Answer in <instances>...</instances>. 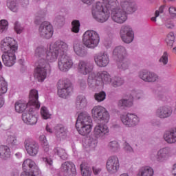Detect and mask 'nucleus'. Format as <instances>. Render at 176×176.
Returning <instances> with one entry per match:
<instances>
[{"label":"nucleus","instance_id":"nucleus-1","mask_svg":"<svg viewBox=\"0 0 176 176\" xmlns=\"http://www.w3.org/2000/svg\"><path fill=\"white\" fill-rule=\"evenodd\" d=\"M118 0H102L97 2L92 7V16L99 23H105L111 16L115 23L122 24L127 20V14H133L138 10L136 3H129L126 0L120 1V8H118Z\"/></svg>","mask_w":176,"mask_h":176},{"label":"nucleus","instance_id":"nucleus-2","mask_svg":"<svg viewBox=\"0 0 176 176\" xmlns=\"http://www.w3.org/2000/svg\"><path fill=\"white\" fill-rule=\"evenodd\" d=\"M65 52L68 49V45L65 41H56L47 47L40 45L34 51V56L38 59L36 67L34 69V77L38 82H43L51 73L50 63L56 62L58 56V50Z\"/></svg>","mask_w":176,"mask_h":176},{"label":"nucleus","instance_id":"nucleus-3","mask_svg":"<svg viewBox=\"0 0 176 176\" xmlns=\"http://www.w3.org/2000/svg\"><path fill=\"white\" fill-rule=\"evenodd\" d=\"M91 117L86 113H80L76 122V129L79 135L87 136L91 133Z\"/></svg>","mask_w":176,"mask_h":176},{"label":"nucleus","instance_id":"nucleus-4","mask_svg":"<svg viewBox=\"0 0 176 176\" xmlns=\"http://www.w3.org/2000/svg\"><path fill=\"white\" fill-rule=\"evenodd\" d=\"M34 107L36 109H39L41 104L38 102V93L37 90L32 89L29 94V103L24 100H18L15 102V111L18 113H23L28 107Z\"/></svg>","mask_w":176,"mask_h":176},{"label":"nucleus","instance_id":"nucleus-5","mask_svg":"<svg viewBox=\"0 0 176 176\" xmlns=\"http://www.w3.org/2000/svg\"><path fill=\"white\" fill-rule=\"evenodd\" d=\"M113 54L116 57L119 69L124 70L129 67L130 61L126 58V51L124 47H116Z\"/></svg>","mask_w":176,"mask_h":176},{"label":"nucleus","instance_id":"nucleus-6","mask_svg":"<svg viewBox=\"0 0 176 176\" xmlns=\"http://www.w3.org/2000/svg\"><path fill=\"white\" fill-rule=\"evenodd\" d=\"M82 41L85 46L94 49L100 43V34L94 30H87L83 34Z\"/></svg>","mask_w":176,"mask_h":176},{"label":"nucleus","instance_id":"nucleus-7","mask_svg":"<svg viewBox=\"0 0 176 176\" xmlns=\"http://www.w3.org/2000/svg\"><path fill=\"white\" fill-rule=\"evenodd\" d=\"M58 50V56L60 55V58L58 60V69L63 72H67L74 66V62L72 59L65 54L68 48L65 51H61L60 48Z\"/></svg>","mask_w":176,"mask_h":176},{"label":"nucleus","instance_id":"nucleus-8","mask_svg":"<svg viewBox=\"0 0 176 176\" xmlns=\"http://www.w3.org/2000/svg\"><path fill=\"white\" fill-rule=\"evenodd\" d=\"M91 116L94 119H98L103 123H108L109 114L107 109L102 106H95L91 109Z\"/></svg>","mask_w":176,"mask_h":176},{"label":"nucleus","instance_id":"nucleus-9","mask_svg":"<svg viewBox=\"0 0 176 176\" xmlns=\"http://www.w3.org/2000/svg\"><path fill=\"white\" fill-rule=\"evenodd\" d=\"M1 50L4 53H12L17 52L18 45L12 37H6L1 41Z\"/></svg>","mask_w":176,"mask_h":176},{"label":"nucleus","instance_id":"nucleus-10","mask_svg":"<svg viewBox=\"0 0 176 176\" xmlns=\"http://www.w3.org/2000/svg\"><path fill=\"white\" fill-rule=\"evenodd\" d=\"M72 91L71 82L68 80H60L58 82V95L59 97L66 98Z\"/></svg>","mask_w":176,"mask_h":176},{"label":"nucleus","instance_id":"nucleus-11","mask_svg":"<svg viewBox=\"0 0 176 176\" xmlns=\"http://www.w3.org/2000/svg\"><path fill=\"white\" fill-rule=\"evenodd\" d=\"M39 36L45 39H50L54 34L53 26L48 21H43L38 28Z\"/></svg>","mask_w":176,"mask_h":176},{"label":"nucleus","instance_id":"nucleus-12","mask_svg":"<svg viewBox=\"0 0 176 176\" xmlns=\"http://www.w3.org/2000/svg\"><path fill=\"white\" fill-rule=\"evenodd\" d=\"M60 171L64 176L77 175V170L75 164L69 161H66L61 164Z\"/></svg>","mask_w":176,"mask_h":176},{"label":"nucleus","instance_id":"nucleus-13","mask_svg":"<svg viewBox=\"0 0 176 176\" xmlns=\"http://www.w3.org/2000/svg\"><path fill=\"white\" fill-rule=\"evenodd\" d=\"M22 168L24 171H28V168L30 169L29 173L31 176H38L41 173L39 167L36 165L35 162L31 159H26L23 161Z\"/></svg>","mask_w":176,"mask_h":176},{"label":"nucleus","instance_id":"nucleus-14","mask_svg":"<svg viewBox=\"0 0 176 176\" xmlns=\"http://www.w3.org/2000/svg\"><path fill=\"white\" fill-rule=\"evenodd\" d=\"M106 168L109 173L115 174L120 168V162L117 156L113 155L108 158Z\"/></svg>","mask_w":176,"mask_h":176},{"label":"nucleus","instance_id":"nucleus-15","mask_svg":"<svg viewBox=\"0 0 176 176\" xmlns=\"http://www.w3.org/2000/svg\"><path fill=\"white\" fill-rule=\"evenodd\" d=\"M109 133V127L104 124H98L94 129V137L96 139L102 140Z\"/></svg>","mask_w":176,"mask_h":176},{"label":"nucleus","instance_id":"nucleus-16","mask_svg":"<svg viewBox=\"0 0 176 176\" xmlns=\"http://www.w3.org/2000/svg\"><path fill=\"white\" fill-rule=\"evenodd\" d=\"M39 148L40 146L36 142L30 140H25V149L30 156L36 157L39 152Z\"/></svg>","mask_w":176,"mask_h":176},{"label":"nucleus","instance_id":"nucleus-17","mask_svg":"<svg viewBox=\"0 0 176 176\" xmlns=\"http://www.w3.org/2000/svg\"><path fill=\"white\" fill-rule=\"evenodd\" d=\"M120 36L125 43H131L134 37V33L130 26L123 25L120 30Z\"/></svg>","mask_w":176,"mask_h":176},{"label":"nucleus","instance_id":"nucleus-18","mask_svg":"<svg viewBox=\"0 0 176 176\" xmlns=\"http://www.w3.org/2000/svg\"><path fill=\"white\" fill-rule=\"evenodd\" d=\"M121 120L126 127H133V126H136L140 122L138 117L133 113L122 115L121 116Z\"/></svg>","mask_w":176,"mask_h":176},{"label":"nucleus","instance_id":"nucleus-19","mask_svg":"<svg viewBox=\"0 0 176 176\" xmlns=\"http://www.w3.org/2000/svg\"><path fill=\"white\" fill-rule=\"evenodd\" d=\"M95 63L100 67H105L109 63L107 52H100L94 57Z\"/></svg>","mask_w":176,"mask_h":176},{"label":"nucleus","instance_id":"nucleus-20","mask_svg":"<svg viewBox=\"0 0 176 176\" xmlns=\"http://www.w3.org/2000/svg\"><path fill=\"white\" fill-rule=\"evenodd\" d=\"M77 71L82 75L89 74L93 71V65L88 61L80 60L77 67Z\"/></svg>","mask_w":176,"mask_h":176},{"label":"nucleus","instance_id":"nucleus-21","mask_svg":"<svg viewBox=\"0 0 176 176\" xmlns=\"http://www.w3.org/2000/svg\"><path fill=\"white\" fill-rule=\"evenodd\" d=\"M171 156V150L169 148H163L157 153V161L159 162H164L168 160Z\"/></svg>","mask_w":176,"mask_h":176},{"label":"nucleus","instance_id":"nucleus-22","mask_svg":"<svg viewBox=\"0 0 176 176\" xmlns=\"http://www.w3.org/2000/svg\"><path fill=\"white\" fill-rule=\"evenodd\" d=\"M16 52H8L2 56V60L4 65L7 67H12L16 63Z\"/></svg>","mask_w":176,"mask_h":176},{"label":"nucleus","instance_id":"nucleus-23","mask_svg":"<svg viewBox=\"0 0 176 176\" xmlns=\"http://www.w3.org/2000/svg\"><path fill=\"white\" fill-rule=\"evenodd\" d=\"M172 112L173 111L170 107H161L157 110L156 115L161 119H165L171 116Z\"/></svg>","mask_w":176,"mask_h":176},{"label":"nucleus","instance_id":"nucleus-24","mask_svg":"<svg viewBox=\"0 0 176 176\" xmlns=\"http://www.w3.org/2000/svg\"><path fill=\"white\" fill-rule=\"evenodd\" d=\"M140 77L145 82H153L158 80V76L154 73L142 72L140 74Z\"/></svg>","mask_w":176,"mask_h":176},{"label":"nucleus","instance_id":"nucleus-25","mask_svg":"<svg viewBox=\"0 0 176 176\" xmlns=\"http://www.w3.org/2000/svg\"><path fill=\"white\" fill-rule=\"evenodd\" d=\"M164 140L168 144L176 143V128L166 132L164 135Z\"/></svg>","mask_w":176,"mask_h":176},{"label":"nucleus","instance_id":"nucleus-26","mask_svg":"<svg viewBox=\"0 0 176 176\" xmlns=\"http://www.w3.org/2000/svg\"><path fill=\"white\" fill-rule=\"evenodd\" d=\"M22 120L26 123V124H36L38 122L37 117L33 115L32 113L22 114Z\"/></svg>","mask_w":176,"mask_h":176},{"label":"nucleus","instance_id":"nucleus-27","mask_svg":"<svg viewBox=\"0 0 176 176\" xmlns=\"http://www.w3.org/2000/svg\"><path fill=\"white\" fill-rule=\"evenodd\" d=\"M52 155H56L63 160H66L68 159V155L65 149L59 146H56L52 150Z\"/></svg>","mask_w":176,"mask_h":176},{"label":"nucleus","instance_id":"nucleus-28","mask_svg":"<svg viewBox=\"0 0 176 176\" xmlns=\"http://www.w3.org/2000/svg\"><path fill=\"white\" fill-rule=\"evenodd\" d=\"M98 80L101 83H109L111 81L110 75L107 72H101L97 74Z\"/></svg>","mask_w":176,"mask_h":176},{"label":"nucleus","instance_id":"nucleus-29","mask_svg":"<svg viewBox=\"0 0 176 176\" xmlns=\"http://www.w3.org/2000/svg\"><path fill=\"white\" fill-rule=\"evenodd\" d=\"M74 51L76 54L80 57L85 56L87 54L84 45H82V44H79V43L74 44Z\"/></svg>","mask_w":176,"mask_h":176},{"label":"nucleus","instance_id":"nucleus-30","mask_svg":"<svg viewBox=\"0 0 176 176\" xmlns=\"http://www.w3.org/2000/svg\"><path fill=\"white\" fill-rule=\"evenodd\" d=\"M56 138L58 140L61 141L67 138V129L64 126H60L56 127Z\"/></svg>","mask_w":176,"mask_h":176},{"label":"nucleus","instance_id":"nucleus-31","mask_svg":"<svg viewBox=\"0 0 176 176\" xmlns=\"http://www.w3.org/2000/svg\"><path fill=\"white\" fill-rule=\"evenodd\" d=\"M11 151L8 146H0V157L3 160H7L10 157Z\"/></svg>","mask_w":176,"mask_h":176},{"label":"nucleus","instance_id":"nucleus-32","mask_svg":"<svg viewBox=\"0 0 176 176\" xmlns=\"http://www.w3.org/2000/svg\"><path fill=\"white\" fill-rule=\"evenodd\" d=\"M154 170L150 166L142 167L138 172L137 176H153Z\"/></svg>","mask_w":176,"mask_h":176},{"label":"nucleus","instance_id":"nucleus-33","mask_svg":"<svg viewBox=\"0 0 176 176\" xmlns=\"http://www.w3.org/2000/svg\"><path fill=\"white\" fill-rule=\"evenodd\" d=\"M100 85V82H98V78H97V76L94 73H91L89 75L88 77V85L89 87L93 88L96 87V86Z\"/></svg>","mask_w":176,"mask_h":176},{"label":"nucleus","instance_id":"nucleus-34","mask_svg":"<svg viewBox=\"0 0 176 176\" xmlns=\"http://www.w3.org/2000/svg\"><path fill=\"white\" fill-rule=\"evenodd\" d=\"M80 171L82 176H91V169L86 162H82L80 164Z\"/></svg>","mask_w":176,"mask_h":176},{"label":"nucleus","instance_id":"nucleus-35","mask_svg":"<svg viewBox=\"0 0 176 176\" xmlns=\"http://www.w3.org/2000/svg\"><path fill=\"white\" fill-rule=\"evenodd\" d=\"M8 91V83L5 79L0 76V96L6 94Z\"/></svg>","mask_w":176,"mask_h":176},{"label":"nucleus","instance_id":"nucleus-36","mask_svg":"<svg viewBox=\"0 0 176 176\" xmlns=\"http://www.w3.org/2000/svg\"><path fill=\"white\" fill-rule=\"evenodd\" d=\"M6 142L9 146H16L19 144V142L15 135L8 136Z\"/></svg>","mask_w":176,"mask_h":176},{"label":"nucleus","instance_id":"nucleus-37","mask_svg":"<svg viewBox=\"0 0 176 176\" xmlns=\"http://www.w3.org/2000/svg\"><path fill=\"white\" fill-rule=\"evenodd\" d=\"M52 155L51 154L42 157V161L45 164L46 166L52 167L54 166V160L51 157Z\"/></svg>","mask_w":176,"mask_h":176},{"label":"nucleus","instance_id":"nucleus-38","mask_svg":"<svg viewBox=\"0 0 176 176\" xmlns=\"http://www.w3.org/2000/svg\"><path fill=\"white\" fill-rule=\"evenodd\" d=\"M133 104V100L132 98H130V99H122L120 100H119L118 103V105L120 107H131L132 106Z\"/></svg>","mask_w":176,"mask_h":176},{"label":"nucleus","instance_id":"nucleus-39","mask_svg":"<svg viewBox=\"0 0 176 176\" xmlns=\"http://www.w3.org/2000/svg\"><path fill=\"white\" fill-rule=\"evenodd\" d=\"M7 6L11 11L16 12L18 10V6L16 5V0H8Z\"/></svg>","mask_w":176,"mask_h":176},{"label":"nucleus","instance_id":"nucleus-40","mask_svg":"<svg viewBox=\"0 0 176 176\" xmlns=\"http://www.w3.org/2000/svg\"><path fill=\"white\" fill-rule=\"evenodd\" d=\"M72 31L74 33H78L80 31V23L79 20H74L72 22Z\"/></svg>","mask_w":176,"mask_h":176},{"label":"nucleus","instance_id":"nucleus-41","mask_svg":"<svg viewBox=\"0 0 176 176\" xmlns=\"http://www.w3.org/2000/svg\"><path fill=\"white\" fill-rule=\"evenodd\" d=\"M111 82L114 87H117L121 86L124 83V80L121 78L115 77L111 80Z\"/></svg>","mask_w":176,"mask_h":176},{"label":"nucleus","instance_id":"nucleus-42","mask_svg":"<svg viewBox=\"0 0 176 176\" xmlns=\"http://www.w3.org/2000/svg\"><path fill=\"white\" fill-rule=\"evenodd\" d=\"M76 104L77 106L85 107L87 104V99L83 96H78L76 98Z\"/></svg>","mask_w":176,"mask_h":176},{"label":"nucleus","instance_id":"nucleus-43","mask_svg":"<svg viewBox=\"0 0 176 176\" xmlns=\"http://www.w3.org/2000/svg\"><path fill=\"white\" fill-rule=\"evenodd\" d=\"M41 118L45 120L50 119V118L51 117V114L49 113L47 108L45 107H42L41 108Z\"/></svg>","mask_w":176,"mask_h":176},{"label":"nucleus","instance_id":"nucleus-44","mask_svg":"<svg viewBox=\"0 0 176 176\" xmlns=\"http://www.w3.org/2000/svg\"><path fill=\"white\" fill-rule=\"evenodd\" d=\"M165 6H161L159 8V10H157L155 12V16L151 17V21L153 22L157 21V18L159 17L160 14H163Z\"/></svg>","mask_w":176,"mask_h":176},{"label":"nucleus","instance_id":"nucleus-45","mask_svg":"<svg viewBox=\"0 0 176 176\" xmlns=\"http://www.w3.org/2000/svg\"><path fill=\"white\" fill-rule=\"evenodd\" d=\"M106 94L105 92L102 91L98 94H96L94 96L95 100H96L98 102H102L104 100H105Z\"/></svg>","mask_w":176,"mask_h":176},{"label":"nucleus","instance_id":"nucleus-46","mask_svg":"<svg viewBox=\"0 0 176 176\" xmlns=\"http://www.w3.org/2000/svg\"><path fill=\"white\" fill-rule=\"evenodd\" d=\"M8 22L5 20L2 19L0 21V32L2 33L5 32L8 29Z\"/></svg>","mask_w":176,"mask_h":176},{"label":"nucleus","instance_id":"nucleus-47","mask_svg":"<svg viewBox=\"0 0 176 176\" xmlns=\"http://www.w3.org/2000/svg\"><path fill=\"white\" fill-rule=\"evenodd\" d=\"M43 151L47 155H53V151L50 152V146L49 145L48 142H45V144H42Z\"/></svg>","mask_w":176,"mask_h":176},{"label":"nucleus","instance_id":"nucleus-48","mask_svg":"<svg viewBox=\"0 0 176 176\" xmlns=\"http://www.w3.org/2000/svg\"><path fill=\"white\" fill-rule=\"evenodd\" d=\"M175 35L173 32H169L168 36H166V43L173 45L174 43Z\"/></svg>","mask_w":176,"mask_h":176},{"label":"nucleus","instance_id":"nucleus-49","mask_svg":"<svg viewBox=\"0 0 176 176\" xmlns=\"http://www.w3.org/2000/svg\"><path fill=\"white\" fill-rule=\"evenodd\" d=\"M160 63H163L164 65H166L168 63V55L167 52H164L162 58L160 59Z\"/></svg>","mask_w":176,"mask_h":176},{"label":"nucleus","instance_id":"nucleus-50","mask_svg":"<svg viewBox=\"0 0 176 176\" xmlns=\"http://www.w3.org/2000/svg\"><path fill=\"white\" fill-rule=\"evenodd\" d=\"M110 149L113 151H117L119 149L118 143L116 141L111 142L109 144Z\"/></svg>","mask_w":176,"mask_h":176},{"label":"nucleus","instance_id":"nucleus-51","mask_svg":"<svg viewBox=\"0 0 176 176\" xmlns=\"http://www.w3.org/2000/svg\"><path fill=\"white\" fill-rule=\"evenodd\" d=\"M165 26L168 29H173L175 28V25L173 21H172L171 19H168V20H166V21L165 23Z\"/></svg>","mask_w":176,"mask_h":176},{"label":"nucleus","instance_id":"nucleus-52","mask_svg":"<svg viewBox=\"0 0 176 176\" xmlns=\"http://www.w3.org/2000/svg\"><path fill=\"white\" fill-rule=\"evenodd\" d=\"M14 30H15L16 34H21L22 32L23 28L20 26L19 22H15V25L14 26Z\"/></svg>","mask_w":176,"mask_h":176},{"label":"nucleus","instance_id":"nucleus-53","mask_svg":"<svg viewBox=\"0 0 176 176\" xmlns=\"http://www.w3.org/2000/svg\"><path fill=\"white\" fill-rule=\"evenodd\" d=\"M92 170L95 175L100 174V173H101V170H102L101 168L97 166H93Z\"/></svg>","mask_w":176,"mask_h":176},{"label":"nucleus","instance_id":"nucleus-54","mask_svg":"<svg viewBox=\"0 0 176 176\" xmlns=\"http://www.w3.org/2000/svg\"><path fill=\"white\" fill-rule=\"evenodd\" d=\"M39 141L41 142L42 145L45 144V143L48 142L45 135H41L39 136Z\"/></svg>","mask_w":176,"mask_h":176},{"label":"nucleus","instance_id":"nucleus-55","mask_svg":"<svg viewBox=\"0 0 176 176\" xmlns=\"http://www.w3.org/2000/svg\"><path fill=\"white\" fill-rule=\"evenodd\" d=\"M169 14L172 16H176V7L175 6L169 7Z\"/></svg>","mask_w":176,"mask_h":176},{"label":"nucleus","instance_id":"nucleus-56","mask_svg":"<svg viewBox=\"0 0 176 176\" xmlns=\"http://www.w3.org/2000/svg\"><path fill=\"white\" fill-rule=\"evenodd\" d=\"M142 93L140 91H133L132 92V96L138 99L140 98Z\"/></svg>","mask_w":176,"mask_h":176},{"label":"nucleus","instance_id":"nucleus-57","mask_svg":"<svg viewBox=\"0 0 176 176\" xmlns=\"http://www.w3.org/2000/svg\"><path fill=\"white\" fill-rule=\"evenodd\" d=\"M124 148L125 149V151H126L128 152H132L133 151L132 148L126 142H124Z\"/></svg>","mask_w":176,"mask_h":176},{"label":"nucleus","instance_id":"nucleus-58","mask_svg":"<svg viewBox=\"0 0 176 176\" xmlns=\"http://www.w3.org/2000/svg\"><path fill=\"white\" fill-rule=\"evenodd\" d=\"M81 1L85 4L90 5L94 0H81Z\"/></svg>","mask_w":176,"mask_h":176},{"label":"nucleus","instance_id":"nucleus-59","mask_svg":"<svg viewBox=\"0 0 176 176\" xmlns=\"http://www.w3.org/2000/svg\"><path fill=\"white\" fill-rule=\"evenodd\" d=\"M45 130L49 133H52L53 131L49 125H46Z\"/></svg>","mask_w":176,"mask_h":176},{"label":"nucleus","instance_id":"nucleus-60","mask_svg":"<svg viewBox=\"0 0 176 176\" xmlns=\"http://www.w3.org/2000/svg\"><path fill=\"white\" fill-rule=\"evenodd\" d=\"M172 175H173V176H176V164H175L172 168Z\"/></svg>","mask_w":176,"mask_h":176},{"label":"nucleus","instance_id":"nucleus-61","mask_svg":"<svg viewBox=\"0 0 176 176\" xmlns=\"http://www.w3.org/2000/svg\"><path fill=\"white\" fill-rule=\"evenodd\" d=\"M21 176H32L30 175V172L23 171L22 172V174H21Z\"/></svg>","mask_w":176,"mask_h":176},{"label":"nucleus","instance_id":"nucleus-62","mask_svg":"<svg viewBox=\"0 0 176 176\" xmlns=\"http://www.w3.org/2000/svg\"><path fill=\"white\" fill-rule=\"evenodd\" d=\"M11 176H19V171L17 170H13L11 173Z\"/></svg>","mask_w":176,"mask_h":176},{"label":"nucleus","instance_id":"nucleus-63","mask_svg":"<svg viewBox=\"0 0 176 176\" xmlns=\"http://www.w3.org/2000/svg\"><path fill=\"white\" fill-rule=\"evenodd\" d=\"M4 104V100L2 97L0 98V108Z\"/></svg>","mask_w":176,"mask_h":176},{"label":"nucleus","instance_id":"nucleus-64","mask_svg":"<svg viewBox=\"0 0 176 176\" xmlns=\"http://www.w3.org/2000/svg\"><path fill=\"white\" fill-rule=\"evenodd\" d=\"M157 97L159 99L162 100L163 99V94L162 92L160 94H158Z\"/></svg>","mask_w":176,"mask_h":176}]
</instances>
